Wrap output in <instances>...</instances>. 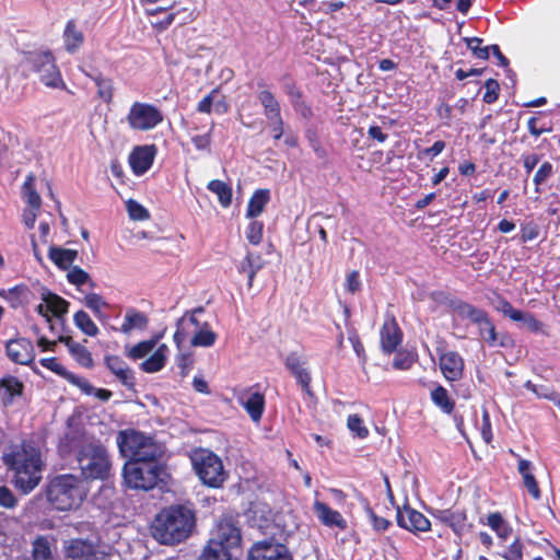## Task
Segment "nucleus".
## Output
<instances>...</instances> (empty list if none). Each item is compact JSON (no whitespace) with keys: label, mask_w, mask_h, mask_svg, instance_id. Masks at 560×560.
<instances>
[{"label":"nucleus","mask_w":560,"mask_h":560,"mask_svg":"<svg viewBox=\"0 0 560 560\" xmlns=\"http://www.w3.org/2000/svg\"><path fill=\"white\" fill-rule=\"evenodd\" d=\"M3 462L13 471L14 485L23 493L34 490L43 478L45 460L39 447L31 442L13 445L3 454Z\"/></svg>","instance_id":"nucleus-1"},{"label":"nucleus","mask_w":560,"mask_h":560,"mask_svg":"<svg viewBox=\"0 0 560 560\" xmlns=\"http://www.w3.org/2000/svg\"><path fill=\"white\" fill-rule=\"evenodd\" d=\"M73 448H78L77 462L85 482L88 480H105L110 477L113 464L104 445L93 441L83 442L68 433L60 442V450L66 453Z\"/></svg>","instance_id":"nucleus-2"},{"label":"nucleus","mask_w":560,"mask_h":560,"mask_svg":"<svg viewBox=\"0 0 560 560\" xmlns=\"http://www.w3.org/2000/svg\"><path fill=\"white\" fill-rule=\"evenodd\" d=\"M195 525L194 512L183 505L162 510L154 518L151 533L163 545H175L189 537Z\"/></svg>","instance_id":"nucleus-3"},{"label":"nucleus","mask_w":560,"mask_h":560,"mask_svg":"<svg viewBox=\"0 0 560 560\" xmlns=\"http://www.w3.org/2000/svg\"><path fill=\"white\" fill-rule=\"evenodd\" d=\"M88 492L86 482L72 474L54 477L47 487L48 500L61 511L78 508L86 498Z\"/></svg>","instance_id":"nucleus-4"},{"label":"nucleus","mask_w":560,"mask_h":560,"mask_svg":"<svg viewBox=\"0 0 560 560\" xmlns=\"http://www.w3.org/2000/svg\"><path fill=\"white\" fill-rule=\"evenodd\" d=\"M116 441L121 456L128 462H158L164 452L152 436L135 429L119 431Z\"/></svg>","instance_id":"nucleus-5"},{"label":"nucleus","mask_w":560,"mask_h":560,"mask_svg":"<svg viewBox=\"0 0 560 560\" xmlns=\"http://www.w3.org/2000/svg\"><path fill=\"white\" fill-rule=\"evenodd\" d=\"M190 460L196 474L205 485L212 488L223 485L226 474L222 460L213 452L206 448L194 450Z\"/></svg>","instance_id":"nucleus-6"},{"label":"nucleus","mask_w":560,"mask_h":560,"mask_svg":"<svg viewBox=\"0 0 560 560\" xmlns=\"http://www.w3.org/2000/svg\"><path fill=\"white\" fill-rule=\"evenodd\" d=\"M163 467L158 462H127L122 476L132 489L150 490L162 480Z\"/></svg>","instance_id":"nucleus-7"},{"label":"nucleus","mask_w":560,"mask_h":560,"mask_svg":"<svg viewBox=\"0 0 560 560\" xmlns=\"http://www.w3.org/2000/svg\"><path fill=\"white\" fill-rule=\"evenodd\" d=\"M26 63L35 71L42 83L48 88L66 89L55 59L49 52H30Z\"/></svg>","instance_id":"nucleus-8"},{"label":"nucleus","mask_w":560,"mask_h":560,"mask_svg":"<svg viewBox=\"0 0 560 560\" xmlns=\"http://www.w3.org/2000/svg\"><path fill=\"white\" fill-rule=\"evenodd\" d=\"M164 119L163 113L153 104L135 102L126 116L131 130L149 131L154 129Z\"/></svg>","instance_id":"nucleus-9"},{"label":"nucleus","mask_w":560,"mask_h":560,"mask_svg":"<svg viewBox=\"0 0 560 560\" xmlns=\"http://www.w3.org/2000/svg\"><path fill=\"white\" fill-rule=\"evenodd\" d=\"M202 310L199 308L198 312H201ZM197 311L191 313L190 315H184L177 323V329L174 335V339L177 342V345H180L186 337V330L189 328V326H192L196 330L194 337L190 340L191 346L194 347H210L214 343L217 339V335L207 328V324L203 326H200L198 319L196 318L195 314Z\"/></svg>","instance_id":"nucleus-10"},{"label":"nucleus","mask_w":560,"mask_h":560,"mask_svg":"<svg viewBox=\"0 0 560 560\" xmlns=\"http://www.w3.org/2000/svg\"><path fill=\"white\" fill-rule=\"evenodd\" d=\"M241 532L231 518H222L215 528L209 544L215 548L230 551L237 549L241 545Z\"/></svg>","instance_id":"nucleus-11"},{"label":"nucleus","mask_w":560,"mask_h":560,"mask_svg":"<svg viewBox=\"0 0 560 560\" xmlns=\"http://www.w3.org/2000/svg\"><path fill=\"white\" fill-rule=\"evenodd\" d=\"M247 560H292V558L284 545L262 540L252 546Z\"/></svg>","instance_id":"nucleus-12"},{"label":"nucleus","mask_w":560,"mask_h":560,"mask_svg":"<svg viewBox=\"0 0 560 560\" xmlns=\"http://www.w3.org/2000/svg\"><path fill=\"white\" fill-rule=\"evenodd\" d=\"M397 524L410 532H427L430 529V521L420 512L408 505L397 509Z\"/></svg>","instance_id":"nucleus-13"},{"label":"nucleus","mask_w":560,"mask_h":560,"mask_svg":"<svg viewBox=\"0 0 560 560\" xmlns=\"http://www.w3.org/2000/svg\"><path fill=\"white\" fill-rule=\"evenodd\" d=\"M9 359L19 364H30L35 359V351L31 340L26 338L11 339L5 346Z\"/></svg>","instance_id":"nucleus-14"},{"label":"nucleus","mask_w":560,"mask_h":560,"mask_svg":"<svg viewBox=\"0 0 560 560\" xmlns=\"http://www.w3.org/2000/svg\"><path fill=\"white\" fill-rule=\"evenodd\" d=\"M156 154L154 144L136 147L129 155V164L136 175H143L153 164Z\"/></svg>","instance_id":"nucleus-15"},{"label":"nucleus","mask_w":560,"mask_h":560,"mask_svg":"<svg viewBox=\"0 0 560 560\" xmlns=\"http://www.w3.org/2000/svg\"><path fill=\"white\" fill-rule=\"evenodd\" d=\"M440 369L447 381H458L463 377L464 360L455 351L445 352L440 357Z\"/></svg>","instance_id":"nucleus-16"},{"label":"nucleus","mask_w":560,"mask_h":560,"mask_svg":"<svg viewBox=\"0 0 560 560\" xmlns=\"http://www.w3.org/2000/svg\"><path fill=\"white\" fill-rule=\"evenodd\" d=\"M313 510L323 525L337 527L342 530L347 528V522L342 515L338 511L329 508L326 503L316 500Z\"/></svg>","instance_id":"nucleus-17"},{"label":"nucleus","mask_w":560,"mask_h":560,"mask_svg":"<svg viewBox=\"0 0 560 560\" xmlns=\"http://www.w3.org/2000/svg\"><path fill=\"white\" fill-rule=\"evenodd\" d=\"M105 363L108 370L117 377V380L126 387L133 388L135 376L132 370L118 355H107Z\"/></svg>","instance_id":"nucleus-18"},{"label":"nucleus","mask_w":560,"mask_h":560,"mask_svg":"<svg viewBox=\"0 0 560 560\" xmlns=\"http://www.w3.org/2000/svg\"><path fill=\"white\" fill-rule=\"evenodd\" d=\"M81 71L92 79L97 86V96L105 103L109 104L114 97V83L110 78L104 77L97 70H86L84 67L80 68Z\"/></svg>","instance_id":"nucleus-19"},{"label":"nucleus","mask_w":560,"mask_h":560,"mask_svg":"<svg viewBox=\"0 0 560 560\" xmlns=\"http://www.w3.org/2000/svg\"><path fill=\"white\" fill-rule=\"evenodd\" d=\"M517 471L522 476L523 486L527 489L533 499L539 500L541 498V492L533 472V463L527 459L520 458L517 464Z\"/></svg>","instance_id":"nucleus-20"},{"label":"nucleus","mask_w":560,"mask_h":560,"mask_svg":"<svg viewBox=\"0 0 560 560\" xmlns=\"http://www.w3.org/2000/svg\"><path fill=\"white\" fill-rule=\"evenodd\" d=\"M401 341V332L394 319L385 322L381 329V343L384 352L392 353Z\"/></svg>","instance_id":"nucleus-21"},{"label":"nucleus","mask_w":560,"mask_h":560,"mask_svg":"<svg viewBox=\"0 0 560 560\" xmlns=\"http://www.w3.org/2000/svg\"><path fill=\"white\" fill-rule=\"evenodd\" d=\"M240 402L248 412L253 421L258 422L262 416L265 399L264 395L255 393H244L240 396Z\"/></svg>","instance_id":"nucleus-22"},{"label":"nucleus","mask_w":560,"mask_h":560,"mask_svg":"<svg viewBox=\"0 0 560 560\" xmlns=\"http://www.w3.org/2000/svg\"><path fill=\"white\" fill-rule=\"evenodd\" d=\"M305 362L296 353H291L287 357L285 366L295 376L298 382L302 385L306 393H311L310 383L311 376L307 370L304 368Z\"/></svg>","instance_id":"nucleus-23"},{"label":"nucleus","mask_w":560,"mask_h":560,"mask_svg":"<svg viewBox=\"0 0 560 560\" xmlns=\"http://www.w3.org/2000/svg\"><path fill=\"white\" fill-rule=\"evenodd\" d=\"M59 342H62L68 348L69 352L77 360L79 364L84 368L93 366V359L91 352L82 345L75 342L69 336H60L58 339Z\"/></svg>","instance_id":"nucleus-24"},{"label":"nucleus","mask_w":560,"mask_h":560,"mask_svg":"<svg viewBox=\"0 0 560 560\" xmlns=\"http://www.w3.org/2000/svg\"><path fill=\"white\" fill-rule=\"evenodd\" d=\"M94 551V546L82 539L70 540L65 548L67 558L72 560H89Z\"/></svg>","instance_id":"nucleus-25"},{"label":"nucleus","mask_w":560,"mask_h":560,"mask_svg":"<svg viewBox=\"0 0 560 560\" xmlns=\"http://www.w3.org/2000/svg\"><path fill=\"white\" fill-rule=\"evenodd\" d=\"M264 267V260L259 254L247 253L238 266V271L248 278V287L252 288L256 273Z\"/></svg>","instance_id":"nucleus-26"},{"label":"nucleus","mask_w":560,"mask_h":560,"mask_svg":"<svg viewBox=\"0 0 560 560\" xmlns=\"http://www.w3.org/2000/svg\"><path fill=\"white\" fill-rule=\"evenodd\" d=\"M148 323L149 319L143 313L135 308H129L125 314V319L120 327V331L128 335L135 329L142 330L147 328Z\"/></svg>","instance_id":"nucleus-27"},{"label":"nucleus","mask_w":560,"mask_h":560,"mask_svg":"<svg viewBox=\"0 0 560 560\" xmlns=\"http://www.w3.org/2000/svg\"><path fill=\"white\" fill-rule=\"evenodd\" d=\"M269 199L270 192L268 189L256 190L248 201L246 217L249 219H254L260 215L266 205L269 202Z\"/></svg>","instance_id":"nucleus-28"},{"label":"nucleus","mask_w":560,"mask_h":560,"mask_svg":"<svg viewBox=\"0 0 560 560\" xmlns=\"http://www.w3.org/2000/svg\"><path fill=\"white\" fill-rule=\"evenodd\" d=\"M48 256L59 268L69 269L75 260L78 252L75 249L51 246Z\"/></svg>","instance_id":"nucleus-29"},{"label":"nucleus","mask_w":560,"mask_h":560,"mask_svg":"<svg viewBox=\"0 0 560 560\" xmlns=\"http://www.w3.org/2000/svg\"><path fill=\"white\" fill-rule=\"evenodd\" d=\"M439 518L448 525L456 535L460 536L466 528V514L463 511H442Z\"/></svg>","instance_id":"nucleus-30"},{"label":"nucleus","mask_w":560,"mask_h":560,"mask_svg":"<svg viewBox=\"0 0 560 560\" xmlns=\"http://www.w3.org/2000/svg\"><path fill=\"white\" fill-rule=\"evenodd\" d=\"M455 311L462 318H467L478 326L482 325V323L489 318L488 314L483 310L477 308L465 302L458 303L455 306Z\"/></svg>","instance_id":"nucleus-31"},{"label":"nucleus","mask_w":560,"mask_h":560,"mask_svg":"<svg viewBox=\"0 0 560 560\" xmlns=\"http://www.w3.org/2000/svg\"><path fill=\"white\" fill-rule=\"evenodd\" d=\"M65 47L67 51L74 52L84 40L83 33L77 27L73 21H69L63 32Z\"/></svg>","instance_id":"nucleus-32"},{"label":"nucleus","mask_w":560,"mask_h":560,"mask_svg":"<svg viewBox=\"0 0 560 560\" xmlns=\"http://www.w3.org/2000/svg\"><path fill=\"white\" fill-rule=\"evenodd\" d=\"M166 351L167 347L165 345H161L150 358L144 360L141 363V369L147 373H154L163 369L166 361Z\"/></svg>","instance_id":"nucleus-33"},{"label":"nucleus","mask_w":560,"mask_h":560,"mask_svg":"<svg viewBox=\"0 0 560 560\" xmlns=\"http://www.w3.org/2000/svg\"><path fill=\"white\" fill-rule=\"evenodd\" d=\"M257 97L264 107V115L267 119L281 115L280 104L271 91L267 89L261 90Z\"/></svg>","instance_id":"nucleus-34"},{"label":"nucleus","mask_w":560,"mask_h":560,"mask_svg":"<svg viewBox=\"0 0 560 560\" xmlns=\"http://www.w3.org/2000/svg\"><path fill=\"white\" fill-rule=\"evenodd\" d=\"M82 302L94 313L98 319L106 318L104 310L107 308L109 304L103 299L102 295L91 292L84 295Z\"/></svg>","instance_id":"nucleus-35"},{"label":"nucleus","mask_w":560,"mask_h":560,"mask_svg":"<svg viewBox=\"0 0 560 560\" xmlns=\"http://www.w3.org/2000/svg\"><path fill=\"white\" fill-rule=\"evenodd\" d=\"M208 189L218 196L223 208H228L232 203V188L224 182L213 179L209 182Z\"/></svg>","instance_id":"nucleus-36"},{"label":"nucleus","mask_w":560,"mask_h":560,"mask_svg":"<svg viewBox=\"0 0 560 560\" xmlns=\"http://www.w3.org/2000/svg\"><path fill=\"white\" fill-rule=\"evenodd\" d=\"M43 301L47 304L49 312L57 317H61L68 312L69 302L57 294L46 292L43 294Z\"/></svg>","instance_id":"nucleus-37"},{"label":"nucleus","mask_w":560,"mask_h":560,"mask_svg":"<svg viewBox=\"0 0 560 560\" xmlns=\"http://www.w3.org/2000/svg\"><path fill=\"white\" fill-rule=\"evenodd\" d=\"M34 560H55L52 555L51 545L46 537H37L33 541L32 550Z\"/></svg>","instance_id":"nucleus-38"},{"label":"nucleus","mask_w":560,"mask_h":560,"mask_svg":"<svg viewBox=\"0 0 560 560\" xmlns=\"http://www.w3.org/2000/svg\"><path fill=\"white\" fill-rule=\"evenodd\" d=\"M487 524L495 532L498 537L502 539H506L512 533L511 526L500 513L495 512L489 514L487 517Z\"/></svg>","instance_id":"nucleus-39"},{"label":"nucleus","mask_w":560,"mask_h":560,"mask_svg":"<svg viewBox=\"0 0 560 560\" xmlns=\"http://www.w3.org/2000/svg\"><path fill=\"white\" fill-rule=\"evenodd\" d=\"M73 320L75 326L85 335L95 337L98 334V328L95 323L91 319L90 315L84 311H78Z\"/></svg>","instance_id":"nucleus-40"},{"label":"nucleus","mask_w":560,"mask_h":560,"mask_svg":"<svg viewBox=\"0 0 560 560\" xmlns=\"http://www.w3.org/2000/svg\"><path fill=\"white\" fill-rule=\"evenodd\" d=\"M433 402L439 406L444 412L451 413L454 409V402L450 399L447 390L439 386L431 393Z\"/></svg>","instance_id":"nucleus-41"},{"label":"nucleus","mask_w":560,"mask_h":560,"mask_svg":"<svg viewBox=\"0 0 560 560\" xmlns=\"http://www.w3.org/2000/svg\"><path fill=\"white\" fill-rule=\"evenodd\" d=\"M23 195L26 198V201H27L30 208L40 209L42 198L34 188V176L33 175L27 176V178L23 185Z\"/></svg>","instance_id":"nucleus-42"},{"label":"nucleus","mask_w":560,"mask_h":560,"mask_svg":"<svg viewBox=\"0 0 560 560\" xmlns=\"http://www.w3.org/2000/svg\"><path fill=\"white\" fill-rule=\"evenodd\" d=\"M513 322L522 323L532 332H540L544 328V324L528 312L518 311Z\"/></svg>","instance_id":"nucleus-43"},{"label":"nucleus","mask_w":560,"mask_h":560,"mask_svg":"<svg viewBox=\"0 0 560 560\" xmlns=\"http://www.w3.org/2000/svg\"><path fill=\"white\" fill-rule=\"evenodd\" d=\"M0 387L4 388L5 392L10 395L9 401L5 404H10L12 401V397L22 395L23 384L14 376H4L0 380Z\"/></svg>","instance_id":"nucleus-44"},{"label":"nucleus","mask_w":560,"mask_h":560,"mask_svg":"<svg viewBox=\"0 0 560 560\" xmlns=\"http://www.w3.org/2000/svg\"><path fill=\"white\" fill-rule=\"evenodd\" d=\"M67 279L70 283L77 287L83 285L85 283H89L92 288L95 287V283L91 280L90 275L78 266L72 267L68 271Z\"/></svg>","instance_id":"nucleus-45"},{"label":"nucleus","mask_w":560,"mask_h":560,"mask_svg":"<svg viewBox=\"0 0 560 560\" xmlns=\"http://www.w3.org/2000/svg\"><path fill=\"white\" fill-rule=\"evenodd\" d=\"M347 427L359 439H365L369 435V429L364 425L363 419L357 413L348 417Z\"/></svg>","instance_id":"nucleus-46"},{"label":"nucleus","mask_w":560,"mask_h":560,"mask_svg":"<svg viewBox=\"0 0 560 560\" xmlns=\"http://www.w3.org/2000/svg\"><path fill=\"white\" fill-rule=\"evenodd\" d=\"M126 208L131 220L144 221L150 218L149 211L142 205H140L138 201L133 199H129L126 201Z\"/></svg>","instance_id":"nucleus-47"},{"label":"nucleus","mask_w":560,"mask_h":560,"mask_svg":"<svg viewBox=\"0 0 560 560\" xmlns=\"http://www.w3.org/2000/svg\"><path fill=\"white\" fill-rule=\"evenodd\" d=\"M479 334L481 338L490 346L497 347L498 332L495 326L490 318H488L482 325H479Z\"/></svg>","instance_id":"nucleus-48"},{"label":"nucleus","mask_w":560,"mask_h":560,"mask_svg":"<svg viewBox=\"0 0 560 560\" xmlns=\"http://www.w3.org/2000/svg\"><path fill=\"white\" fill-rule=\"evenodd\" d=\"M464 42L467 47L471 50L472 55L479 59H488L489 58V47H482V39L478 37H465Z\"/></svg>","instance_id":"nucleus-49"},{"label":"nucleus","mask_w":560,"mask_h":560,"mask_svg":"<svg viewBox=\"0 0 560 560\" xmlns=\"http://www.w3.org/2000/svg\"><path fill=\"white\" fill-rule=\"evenodd\" d=\"M553 174V166L550 162H544L534 176L535 191L540 192V185L544 184Z\"/></svg>","instance_id":"nucleus-50"},{"label":"nucleus","mask_w":560,"mask_h":560,"mask_svg":"<svg viewBox=\"0 0 560 560\" xmlns=\"http://www.w3.org/2000/svg\"><path fill=\"white\" fill-rule=\"evenodd\" d=\"M198 560H232V553L208 544Z\"/></svg>","instance_id":"nucleus-51"},{"label":"nucleus","mask_w":560,"mask_h":560,"mask_svg":"<svg viewBox=\"0 0 560 560\" xmlns=\"http://www.w3.org/2000/svg\"><path fill=\"white\" fill-rule=\"evenodd\" d=\"M155 345V339L141 341L129 350L128 355L132 359L143 358L154 349Z\"/></svg>","instance_id":"nucleus-52"},{"label":"nucleus","mask_w":560,"mask_h":560,"mask_svg":"<svg viewBox=\"0 0 560 560\" xmlns=\"http://www.w3.org/2000/svg\"><path fill=\"white\" fill-rule=\"evenodd\" d=\"M264 224L260 221H252L246 230V238L253 245H258L262 240Z\"/></svg>","instance_id":"nucleus-53"},{"label":"nucleus","mask_w":560,"mask_h":560,"mask_svg":"<svg viewBox=\"0 0 560 560\" xmlns=\"http://www.w3.org/2000/svg\"><path fill=\"white\" fill-rule=\"evenodd\" d=\"M415 355L409 352H398L393 361V366L396 370L406 371L409 370L415 363Z\"/></svg>","instance_id":"nucleus-54"},{"label":"nucleus","mask_w":560,"mask_h":560,"mask_svg":"<svg viewBox=\"0 0 560 560\" xmlns=\"http://www.w3.org/2000/svg\"><path fill=\"white\" fill-rule=\"evenodd\" d=\"M65 380L80 388L81 392L85 395H91V392L93 390V385L86 378L78 376L73 373L68 372L65 376Z\"/></svg>","instance_id":"nucleus-55"},{"label":"nucleus","mask_w":560,"mask_h":560,"mask_svg":"<svg viewBox=\"0 0 560 560\" xmlns=\"http://www.w3.org/2000/svg\"><path fill=\"white\" fill-rule=\"evenodd\" d=\"M486 93L483 95V102L487 104L494 103L499 97L500 86L497 80L489 79L485 83Z\"/></svg>","instance_id":"nucleus-56"},{"label":"nucleus","mask_w":560,"mask_h":560,"mask_svg":"<svg viewBox=\"0 0 560 560\" xmlns=\"http://www.w3.org/2000/svg\"><path fill=\"white\" fill-rule=\"evenodd\" d=\"M494 307L497 311L501 312L504 316L509 317L511 320H513L520 310H516L512 306V304L503 299L498 298Z\"/></svg>","instance_id":"nucleus-57"},{"label":"nucleus","mask_w":560,"mask_h":560,"mask_svg":"<svg viewBox=\"0 0 560 560\" xmlns=\"http://www.w3.org/2000/svg\"><path fill=\"white\" fill-rule=\"evenodd\" d=\"M213 128V125L211 126L210 130L207 133L203 135H196L191 137V142L194 143L195 148L200 151H209L211 145V130Z\"/></svg>","instance_id":"nucleus-58"},{"label":"nucleus","mask_w":560,"mask_h":560,"mask_svg":"<svg viewBox=\"0 0 560 560\" xmlns=\"http://www.w3.org/2000/svg\"><path fill=\"white\" fill-rule=\"evenodd\" d=\"M503 557L506 560H522L523 558V545L520 539H515L504 552Z\"/></svg>","instance_id":"nucleus-59"},{"label":"nucleus","mask_w":560,"mask_h":560,"mask_svg":"<svg viewBox=\"0 0 560 560\" xmlns=\"http://www.w3.org/2000/svg\"><path fill=\"white\" fill-rule=\"evenodd\" d=\"M219 94L218 89H213L207 96H205L197 105V109L200 113L209 114L211 112V107L214 103L217 95Z\"/></svg>","instance_id":"nucleus-60"},{"label":"nucleus","mask_w":560,"mask_h":560,"mask_svg":"<svg viewBox=\"0 0 560 560\" xmlns=\"http://www.w3.org/2000/svg\"><path fill=\"white\" fill-rule=\"evenodd\" d=\"M40 364L56 374L62 376L65 378L68 371L63 365H61L56 358H46L40 361Z\"/></svg>","instance_id":"nucleus-61"},{"label":"nucleus","mask_w":560,"mask_h":560,"mask_svg":"<svg viewBox=\"0 0 560 560\" xmlns=\"http://www.w3.org/2000/svg\"><path fill=\"white\" fill-rule=\"evenodd\" d=\"M16 499L13 492L7 487H0V505L7 509L15 506Z\"/></svg>","instance_id":"nucleus-62"},{"label":"nucleus","mask_w":560,"mask_h":560,"mask_svg":"<svg viewBox=\"0 0 560 560\" xmlns=\"http://www.w3.org/2000/svg\"><path fill=\"white\" fill-rule=\"evenodd\" d=\"M349 341L351 342L353 350L357 353L358 358L364 363L366 360L364 347L355 331H350Z\"/></svg>","instance_id":"nucleus-63"},{"label":"nucleus","mask_w":560,"mask_h":560,"mask_svg":"<svg viewBox=\"0 0 560 560\" xmlns=\"http://www.w3.org/2000/svg\"><path fill=\"white\" fill-rule=\"evenodd\" d=\"M275 140H279L283 135V120L281 115L268 119Z\"/></svg>","instance_id":"nucleus-64"}]
</instances>
